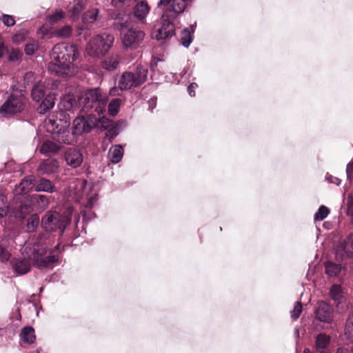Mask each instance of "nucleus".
<instances>
[{"mask_svg":"<svg viewBox=\"0 0 353 353\" xmlns=\"http://www.w3.org/2000/svg\"><path fill=\"white\" fill-rule=\"evenodd\" d=\"M108 96L99 88L87 90L79 97L78 105L81 112L93 109L99 115L105 110Z\"/></svg>","mask_w":353,"mask_h":353,"instance_id":"nucleus-1","label":"nucleus"},{"mask_svg":"<svg viewBox=\"0 0 353 353\" xmlns=\"http://www.w3.org/2000/svg\"><path fill=\"white\" fill-rule=\"evenodd\" d=\"M114 41V37L110 34H97L87 43L85 54L93 59H100L108 52Z\"/></svg>","mask_w":353,"mask_h":353,"instance_id":"nucleus-2","label":"nucleus"},{"mask_svg":"<svg viewBox=\"0 0 353 353\" xmlns=\"http://www.w3.org/2000/svg\"><path fill=\"white\" fill-rule=\"evenodd\" d=\"M148 74V69L139 65L134 71L124 72L118 82L119 88L121 90H128L132 87H138L143 83Z\"/></svg>","mask_w":353,"mask_h":353,"instance_id":"nucleus-3","label":"nucleus"},{"mask_svg":"<svg viewBox=\"0 0 353 353\" xmlns=\"http://www.w3.org/2000/svg\"><path fill=\"white\" fill-rule=\"evenodd\" d=\"M122 43L126 49H137L140 47L145 38V32L134 28L129 22L120 23Z\"/></svg>","mask_w":353,"mask_h":353,"instance_id":"nucleus-4","label":"nucleus"},{"mask_svg":"<svg viewBox=\"0 0 353 353\" xmlns=\"http://www.w3.org/2000/svg\"><path fill=\"white\" fill-rule=\"evenodd\" d=\"M192 1L193 0H159L156 9L163 12V18L174 19L190 6Z\"/></svg>","mask_w":353,"mask_h":353,"instance_id":"nucleus-5","label":"nucleus"},{"mask_svg":"<svg viewBox=\"0 0 353 353\" xmlns=\"http://www.w3.org/2000/svg\"><path fill=\"white\" fill-rule=\"evenodd\" d=\"M65 63L66 44L64 43L57 44L52 49L48 70L58 76L65 75L66 73Z\"/></svg>","mask_w":353,"mask_h":353,"instance_id":"nucleus-6","label":"nucleus"},{"mask_svg":"<svg viewBox=\"0 0 353 353\" xmlns=\"http://www.w3.org/2000/svg\"><path fill=\"white\" fill-rule=\"evenodd\" d=\"M46 250L43 245H34L29 257L37 268L39 269L51 268L58 261V256L56 255L46 256Z\"/></svg>","mask_w":353,"mask_h":353,"instance_id":"nucleus-7","label":"nucleus"},{"mask_svg":"<svg viewBox=\"0 0 353 353\" xmlns=\"http://www.w3.org/2000/svg\"><path fill=\"white\" fill-rule=\"evenodd\" d=\"M26 99L23 94H11L0 108V113L4 116L21 112L24 108Z\"/></svg>","mask_w":353,"mask_h":353,"instance_id":"nucleus-8","label":"nucleus"},{"mask_svg":"<svg viewBox=\"0 0 353 353\" xmlns=\"http://www.w3.org/2000/svg\"><path fill=\"white\" fill-rule=\"evenodd\" d=\"M97 126V117L93 114L86 117L79 116L73 121L72 133L74 135H81L84 132H90Z\"/></svg>","mask_w":353,"mask_h":353,"instance_id":"nucleus-9","label":"nucleus"},{"mask_svg":"<svg viewBox=\"0 0 353 353\" xmlns=\"http://www.w3.org/2000/svg\"><path fill=\"white\" fill-rule=\"evenodd\" d=\"M41 226L45 230L49 232L62 228L63 233L65 227V217L56 211H48L42 217Z\"/></svg>","mask_w":353,"mask_h":353,"instance_id":"nucleus-10","label":"nucleus"},{"mask_svg":"<svg viewBox=\"0 0 353 353\" xmlns=\"http://www.w3.org/2000/svg\"><path fill=\"white\" fill-rule=\"evenodd\" d=\"M335 255L336 259L341 261L353 257V234H350L344 240L337 244L335 248Z\"/></svg>","mask_w":353,"mask_h":353,"instance_id":"nucleus-11","label":"nucleus"},{"mask_svg":"<svg viewBox=\"0 0 353 353\" xmlns=\"http://www.w3.org/2000/svg\"><path fill=\"white\" fill-rule=\"evenodd\" d=\"M86 185L87 181L84 179H77L70 182L68 185V199L70 198L72 201L80 202L87 190Z\"/></svg>","mask_w":353,"mask_h":353,"instance_id":"nucleus-12","label":"nucleus"},{"mask_svg":"<svg viewBox=\"0 0 353 353\" xmlns=\"http://www.w3.org/2000/svg\"><path fill=\"white\" fill-rule=\"evenodd\" d=\"M98 15L99 9L97 8H92L85 12L82 16V24L78 28V34L81 35L83 34L84 31L90 30Z\"/></svg>","mask_w":353,"mask_h":353,"instance_id":"nucleus-13","label":"nucleus"},{"mask_svg":"<svg viewBox=\"0 0 353 353\" xmlns=\"http://www.w3.org/2000/svg\"><path fill=\"white\" fill-rule=\"evenodd\" d=\"M174 34V25L170 19H163L161 28H159L155 34L154 38L157 40L165 39L172 37Z\"/></svg>","mask_w":353,"mask_h":353,"instance_id":"nucleus-14","label":"nucleus"},{"mask_svg":"<svg viewBox=\"0 0 353 353\" xmlns=\"http://www.w3.org/2000/svg\"><path fill=\"white\" fill-rule=\"evenodd\" d=\"M315 317L321 322L330 323L332 319L330 306L325 302H319L315 310Z\"/></svg>","mask_w":353,"mask_h":353,"instance_id":"nucleus-15","label":"nucleus"},{"mask_svg":"<svg viewBox=\"0 0 353 353\" xmlns=\"http://www.w3.org/2000/svg\"><path fill=\"white\" fill-rule=\"evenodd\" d=\"M150 7L145 1H138L134 7L133 15L141 23H145V18L149 14Z\"/></svg>","mask_w":353,"mask_h":353,"instance_id":"nucleus-16","label":"nucleus"},{"mask_svg":"<svg viewBox=\"0 0 353 353\" xmlns=\"http://www.w3.org/2000/svg\"><path fill=\"white\" fill-rule=\"evenodd\" d=\"M83 157L79 150L70 148L68 150V165L73 168L79 167L83 163Z\"/></svg>","mask_w":353,"mask_h":353,"instance_id":"nucleus-17","label":"nucleus"},{"mask_svg":"<svg viewBox=\"0 0 353 353\" xmlns=\"http://www.w3.org/2000/svg\"><path fill=\"white\" fill-rule=\"evenodd\" d=\"M331 338L330 336L321 333L316 336L315 347L317 353H326L330 344Z\"/></svg>","mask_w":353,"mask_h":353,"instance_id":"nucleus-18","label":"nucleus"},{"mask_svg":"<svg viewBox=\"0 0 353 353\" xmlns=\"http://www.w3.org/2000/svg\"><path fill=\"white\" fill-rule=\"evenodd\" d=\"M59 163L54 159H46L43 161L39 168L38 171L41 174H49L57 171Z\"/></svg>","mask_w":353,"mask_h":353,"instance_id":"nucleus-19","label":"nucleus"},{"mask_svg":"<svg viewBox=\"0 0 353 353\" xmlns=\"http://www.w3.org/2000/svg\"><path fill=\"white\" fill-rule=\"evenodd\" d=\"M88 0H70V6H68V10L72 12L70 17L73 19L77 17L82 10L87 4Z\"/></svg>","mask_w":353,"mask_h":353,"instance_id":"nucleus-20","label":"nucleus"},{"mask_svg":"<svg viewBox=\"0 0 353 353\" xmlns=\"http://www.w3.org/2000/svg\"><path fill=\"white\" fill-rule=\"evenodd\" d=\"M123 152V148L121 145H114L110 148L108 157L112 163H117L122 159Z\"/></svg>","mask_w":353,"mask_h":353,"instance_id":"nucleus-21","label":"nucleus"},{"mask_svg":"<svg viewBox=\"0 0 353 353\" xmlns=\"http://www.w3.org/2000/svg\"><path fill=\"white\" fill-rule=\"evenodd\" d=\"M119 62V56L117 54H114L107 57L101 62V67L108 71H113L118 68Z\"/></svg>","mask_w":353,"mask_h":353,"instance_id":"nucleus-22","label":"nucleus"},{"mask_svg":"<svg viewBox=\"0 0 353 353\" xmlns=\"http://www.w3.org/2000/svg\"><path fill=\"white\" fill-rule=\"evenodd\" d=\"M60 148V145L50 141H46L41 145L39 151L45 155L50 156L56 154Z\"/></svg>","mask_w":353,"mask_h":353,"instance_id":"nucleus-23","label":"nucleus"},{"mask_svg":"<svg viewBox=\"0 0 353 353\" xmlns=\"http://www.w3.org/2000/svg\"><path fill=\"white\" fill-rule=\"evenodd\" d=\"M12 263L14 270L19 274H26L30 270V263L28 260L18 259Z\"/></svg>","mask_w":353,"mask_h":353,"instance_id":"nucleus-24","label":"nucleus"},{"mask_svg":"<svg viewBox=\"0 0 353 353\" xmlns=\"http://www.w3.org/2000/svg\"><path fill=\"white\" fill-rule=\"evenodd\" d=\"M330 296L337 306L341 303L344 299V296L341 285L337 284L332 285L330 288Z\"/></svg>","mask_w":353,"mask_h":353,"instance_id":"nucleus-25","label":"nucleus"},{"mask_svg":"<svg viewBox=\"0 0 353 353\" xmlns=\"http://www.w3.org/2000/svg\"><path fill=\"white\" fill-rule=\"evenodd\" d=\"M54 105V94H48L38 107L37 111L39 114H43L49 110L52 109Z\"/></svg>","mask_w":353,"mask_h":353,"instance_id":"nucleus-26","label":"nucleus"},{"mask_svg":"<svg viewBox=\"0 0 353 353\" xmlns=\"http://www.w3.org/2000/svg\"><path fill=\"white\" fill-rule=\"evenodd\" d=\"M34 180L31 176L23 179L17 186V194H26L34 187Z\"/></svg>","mask_w":353,"mask_h":353,"instance_id":"nucleus-27","label":"nucleus"},{"mask_svg":"<svg viewBox=\"0 0 353 353\" xmlns=\"http://www.w3.org/2000/svg\"><path fill=\"white\" fill-rule=\"evenodd\" d=\"M325 274L330 277H337L339 276L342 266L340 264L327 261L325 263Z\"/></svg>","mask_w":353,"mask_h":353,"instance_id":"nucleus-28","label":"nucleus"},{"mask_svg":"<svg viewBox=\"0 0 353 353\" xmlns=\"http://www.w3.org/2000/svg\"><path fill=\"white\" fill-rule=\"evenodd\" d=\"M20 337L25 343H33L36 339L34 328L30 326L23 327L20 334Z\"/></svg>","mask_w":353,"mask_h":353,"instance_id":"nucleus-29","label":"nucleus"},{"mask_svg":"<svg viewBox=\"0 0 353 353\" xmlns=\"http://www.w3.org/2000/svg\"><path fill=\"white\" fill-rule=\"evenodd\" d=\"M30 212V207L29 205L20 204L12 214L17 219H23Z\"/></svg>","mask_w":353,"mask_h":353,"instance_id":"nucleus-30","label":"nucleus"},{"mask_svg":"<svg viewBox=\"0 0 353 353\" xmlns=\"http://www.w3.org/2000/svg\"><path fill=\"white\" fill-rule=\"evenodd\" d=\"M345 334L350 341H353V312H351L347 318L345 326Z\"/></svg>","mask_w":353,"mask_h":353,"instance_id":"nucleus-31","label":"nucleus"},{"mask_svg":"<svg viewBox=\"0 0 353 353\" xmlns=\"http://www.w3.org/2000/svg\"><path fill=\"white\" fill-rule=\"evenodd\" d=\"M45 94L44 86L41 84L34 85L32 90V97L34 101H39Z\"/></svg>","mask_w":353,"mask_h":353,"instance_id":"nucleus-32","label":"nucleus"},{"mask_svg":"<svg viewBox=\"0 0 353 353\" xmlns=\"http://www.w3.org/2000/svg\"><path fill=\"white\" fill-rule=\"evenodd\" d=\"M35 190L38 192L43 191L52 192L53 190V185L49 180L41 179L39 181V183L37 185Z\"/></svg>","mask_w":353,"mask_h":353,"instance_id":"nucleus-33","label":"nucleus"},{"mask_svg":"<svg viewBox=\"0 0 353 353\" xmlns=\"http://www.w3.org/2000/svg\"><path fill=\"white\" fill-rule=\"evenodd\" d=\"M181 44L188 48L192 41V33L188 28H184L181 32Z\"/></svg>","mask_w":353,"mask_h":353,"instance_id":"nucleus-34","label":"nucleus"},{"mask_svg":"<svg viewBox=\"0 0 353 353\" xmlns=\"http://www.w3.org/2000/svg\"><path fill=\"white\" fill-rule=\"evenodd\" d=\"M121 100L120 99H114L108 104V112L110 115L114 117L119 112Z\"/></svg>","mask_w":353,"mask_h":353,"instance_id":"nucleus-35","label":"nucleus"},{"mask_svg":"<svg viewBox=\"0 0 353 353\" xmlns=\"http://www.w3.org/2000/svg\"><path fill=\"white\" fill-rule=\"evenodd\" d=\"M65 17V13L61 10H57L54 13L48 16V21L51 24H55L63 19Z\"/></svg>","mask_w":353,"mask_h":353,"instance_id":"nucleus-36","label":"nucleus"},{"mask_svg":"<svg viewBox=\"0 0 353 353\" xmlns=\"http://www.w3.org/2000/svg\"><path fill=\"white\" fill-rule=\"evenodd\" d=\"M39 223V217L37 214H34L30 216V217L28 219L27 222V230L30 232H34Z\"/></svg>","mask_w":353,"mask_h":353,"instance_id":"nucleus-37","label":"nucleus"},{"mask_svg":"<svg viewBox=\"0 0 353 353\" xmlns=\"http://www.w3.org/2000/svg\"><path fill=\"white\" fill-rule=\"evenodd\" d=\"M330 210L329 209L325 207V205H321L319 208L318 211L314 214V221H321L327 217V216L329 214Z\"/></svg>","mask_w":353,"mask_h":353,"instance_id":"nucleus-38","label":"nucleus"},{"mask_svg":"<svg viewBox=\"0 0 353 353\" xmlns=\"http://www.w3.org/2000/svg\"><path fill=\"white\" fill-rule=\"evenodd\" d=\"M112 125V121L105 116H102L100 118L97 117V126L98 128H103L104 130L108 129Z\"/></svg>","mask_w":353,"mask_h":353,"instance_id":"nucleus-39","label":"nucleus"},{"mask_svg":"<svg viewBox=\"0 0 353 353\" xmlns=\"http://www.w3.org/2000/svg\"><path fill=\"white\" fill-rule=\"evenodd\" d=\"M0 20L7 27H12L15 24V19L13 16L6 14H1Z\"/></svg>","mask_w":353,"mask_h":353,"instance_id":"nucleus-40","label":"nucleus"},{"mask_svg":"<svg viewBox=\"0 0 353 353\" xmlns=\"http://www.w3.org/2000/svg\"><path fill=\"white\" fill-rule=\"evenodd\" d=\"M86 199L87 203L85 205V208L91 209L94 203L97 200V194L96 192H90V193H86Z\"/></svg>","mask_w":353,"mask_h":353,"instance_id":"nucleus-41","label":"nucleus"},{"mask_svg":"<svg viewBox=\"0 0 353 353\" xmlns=\"http://www.w3.org/2000/svg\"><path fill=\"white\" fill-rule=\"evenodd\" d=\"M38 49V44L36 41H32L30 43H28L26 46H25V48H24V50H25V52L28 54V55H32L33 54L35 51Z\"/></svg>","mask_w":353,"mask_h":353,"instance_id":"nucleus-42","label":"nucleus"},{"mask_svg":"<svg viewBox=\"0 0 353 353\" xmlns=\"http://www.w3.org/2000/svg\"><path fill=\"white\" fill-rule=\"evenodd\" d=\"M34 199L39 203L40 208L45 209L49 204V201L46 196L36 194L34 196Z\"/></svg>","mask_w":353,"mask_h":353,"instance_id":"nucleus-43","label":"nucleus"},{"mask_svg":"<svg viewBox=\"0 0 353 353\" xmlns=\"http://www.w3.org/2000/svg\"><path fill=\"white\" fill-rule=\"evenodd\" d=\"M302 308L303 307L301 303L297 301L295 303L293 310L291 312V316L293 319L296 320L299 317L301 313L302 312Z\"/></svg>","mask_w":353,"mask_h":353,"instance_id":"nucleus-44","label":"nucleus"},{"mask_svg":"<svg viewBox=\"0 0 353 353\" xmlns=\"http://www.w3.org/2000/svg\"><path fill=\"white\" fill-rule=\"evenodd\" d=\"M26 37V31L24 30H21L12 37V41L14 43H19L25 40Z\"/></svg>","mask_w":353,"mask_h":353,"instance_id":"nucleus-45","label":"nucleus"},{"mask_svg":"<svg viewBox=\"0 0 353 353\" xmlns=\"http://www.w3.org/2000/svg\"><path fill=\"white\" fill-rule=\"evenodd\" d=\"M119 134V128L117 126H112L107 130L105 136L106 137L112 140L114 139L116 137H117Z\"/></svg>","mask_w":353,"mask_h":353,"instance_id":"nucleus-46","label":"nucleus"},{"mask_svg":"<svg viewBox=\"0 0 353 353\" xmlns=\"http://www.w3.org/2000/svg\"><path fill=\"white\" fill-rule=\"evenodd\" d=\"M325 180L330 183H334L336 185H339L341 183V180L337 177L333 176L332 175L327 174L325 176Z\"/></svg>","mask_w":353,"mask_h":353,"instance_id":"nucleus-47","label":"nucleus"},{"mask_svg":"<svg viewBox=\"0 0 353 353\" xmlns=\"http://www.w3.org/2000/svg\"><path fill=\"white\" fill-rule=\"evenodd\" d=\"M10 258L9 252L3 247L0 246V260L2 261H6Z\"/></svg>","mask_w":353,"mask_h":353,"instance_id":"nucleus-48","label":"nucleus"},{"mask_svg":"<svg viewBox=\"0 0 353 353\" xmlns=\"http://www.w3.org/2000/svg\"><path fill=\"white\" fill-rule=\"evenodd\" d=\"M77 72L78 68L74 64H68V77L74 75Z\"/></svg>","mask_w":353,"mask_h":353,"instance_id":"nucleus-49","label":"nucleus"},{"mask_svg":"<svg viewBox=\"0 0 353 353\" xmlns=\"http://www.w3.org/2000/svg\"><path fill=\"white\" fill-rule=\"evenodd\" d=\"M69 51L72 52V60L75 61L79 55L77 46L75 45H71L70 49L68 48V52Z\"/></svg>","mask_w":353,"mask_h":353,"instance_id":"nucleus-50","label":"nucleus"},{"mask_svg":"<svg viewBox=\"0 0 353 353\" xmlns=\"http://www.w3.org/2000/svg\"><path fill=\"white\" fill-rule=\"evenodd\" d=\"M131 0H112V3L113 6L120 8L124 5L128 4Z\"/></svg>","mask_w":353,"mask_h":353,"instance_id":"nucleus-51","label":"nucleus"},{"mask_svg":"<svg viewBox=\"0 0 353 353\" xmlns=\"http://www.w3.org/2000/svg\"><path fill=\"white\" fill-rule=\"evenodd\" d=\"M66 34L65 26L62 27L61 29L54 31V35L57 37H64Z\"/></svg>","mask_w":353,"mask_h":353,"instance_id":"nucleus-52","label":"nucleus"},{"mask_svg":"<svg viewBox=\"0 0 353 353\" xmlns=\"http://www.w3.org/2000/svg\"><path fill=\"white\" fill-rule=\"evenodd\" d=\"M148 110L152 112L157 106V98H152L148 101Z\"/></svg>","mask_w":353,"mask_h":353,"instance_id":"nucleus-53","label":"nucleus"},{"mask_svg":"<svg viewBox=\"0 0 353 353\" xmlns=\"http://www.w3.org/2000/svg\"><path fill=\"white\" fill-rule=\"evenodd\" d=\"M197 88V84L196 83H192L188 88V92L191 97L195 96L194 90Z\"/></svg>","mask_w":353,"mask_h":353,"instance_id":"nucleus-54","label":"nucleus"},{"mask_svg":"<svg viewBox=\"0 0 353 353\" xmlns=\"http://www.w3.org/2000/svg\"><path fill=\"white\" fill-rule=\"evenodd\" d=\"M6 213L5 204L3 203V196H0V217H2Z\"/></svg>","mask_w":353,"mask_h":353,"instance_id":"nucleus-55","label":"nucleus"},{"mask_svg":"<svg viewBox=\"0 0 353 353\" xmlns=\"http://www.w3.org/2000/svg\"><path fill=\"white\" fill-rule=\"evenodd\" d=\"M346 173L347 178H350L353 173V159L347 165Z\"/></svg>","mask_w":353,"mask_h":353,"instance_id":"nucleus-56","label":"nucleus"},{"mask_svg":"<svg viewBox=\"0 0 353 353\" xmlns=\"http://www.w3.org/2000/svg\"><path fill=\"white\" fill-rule=\"evenodd\" d=\"M21 56V53L18 50H13L10 54L9 59L11 61L18 60Z\"/></svg>","mask_w":353,"mask_h":353,"instance_id":"nucleus-57","label":"nucleus"},{"mask_svg":"<svg viewBox=\"0 0 353 353\" xmlns=\"http://www.w3.org/2000/svg\"><path fill=\"white\" fill-rule=\"evenodd\" d=\"M68 104H70V105L72 107L74 105V103L76 101L74 97H72L68 93Z\"/></svg>","mask_w":353,"mask_h":353,"instance_id":"nucleus-58","label":"nucleus"},{"mask_svg":"<svg viewBox=\"0 0 353 353\" xmlns=\"http://www.w3.org/2000/svg\"><path fill=\"white\" fill-rule=\"evenodd\" d=\"M336 353H349V350L345 347H339L337 349Z\"/></svg>","mask_w":353,"mask_h":353,"instance_id":"nucleus-59","label":"nucleus"},{"mask_svg":"<svg viewBox=\"0 0 353 353\" xmlns=\"http://www.w3.org/2000/svg\"><path fill=\"white\" fill-rule=\"evenodd\" d=\"M82 216H83V221H85L87 220L88 218L87 217V214H86V212L85 211L83 210L81 212Z\"/></svg>","mask_w":353,"mask_h":353,"instance_id":"nucleus-60","label":"nucleus"},{"mask_svg":"<svg viewBox=\"0 0 353 353\" xmlns=\"http://www.w3.org/2000/svg\"><path fill=\"white\" fill-rule=\"evenodd\" d=\"M117 91V88H112V89H110V94L111 95H115L116 94V92Z\"/></svg>","mask_w":353,"mask_h":353,"instance_id":"nucleus-61","label":"nucleus"},{"mask_svg":"<svg viewBox=\"0 0 353 353\" xmlns=\"http://www.w3.org/2000/svg\"><path fill=\"white\" fill-rule=\"evenodd\" d=\"M67 210H68V222L69 221V214L71 213L72 210H71V208L68 206Z\"/></svg>","mask_w":353,"mask_h":353,"instance_id":"nucleus-62","label":"nucleus"},{"mask_svg":"<svg viewBox=\"0 0 353 353\" xmlns=\"http://www.w3.org/2000/svg\"><path fill=\"white\" fill-rule=\"evenodd\" d=\"M67 30H68V36L70 32L72 31V28L68 26Z\"/></svg>","mask_w":353,"mask_h":353,"instance_id":"nucleus-63","label":"nucleus"},{"mask_svg":"<svg viewBox=\"0 0 353 353\" xmlns=\"http://www.w3.org/2000/svg\"><path fill=\"white\" fill-rule=\"evenodd\" d=\"M304 353H312L309 349H305Z\"/></svg>","mask_w":353,"mask_h":353,"instance_id":"nucleus-64","label":"nucleus"}]
</instances>
